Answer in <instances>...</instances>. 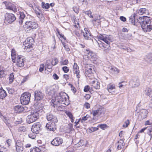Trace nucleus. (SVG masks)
Listing matches in <instances>:
<instances>
[{"instance_id": "c756f323", "label": "nucleus", "mask_w": 152, "mask_h": 152, "mask_svg": "<svg viewBox=\"0 0 152 152\" xmlns=\"http://www.w3.org/2000/svg\"><path fill=\"white\" fill-rule=\"evenodd\" d=\"M145 93L146 95L152 97V90L151 88H147L145 90Z\"/></svg>"}, {"instance_id": "423d86ee", "label": "nucleus", "mask_w": 152, "mask_h": 152, "mask_svg": "<svg viewBox=\"0 0 152 152\" xmlns=\"http://www.w3.org/2000/svg\"><path fill=\"white\" fill-rule=\"evenodd\" d=\"M31 94L30 93L26 92L23 93L20 98V102L22 104L26 105L28 104L30 100Z\"/></svg>"}, {"instance_id": "c9c22d12", "label": "nucleus", "mask_w": 152, "mask_h": 152, "mask_svg": "<svg viewBox=\"0 0 152 152\" xmlns=\"http://www.w3.org/2000/svg\"><path fill=\"white\" fill-rule=\"evenodd\" d=\"M73 125L71 124H68L66 126L65 131L67 133H69L71 132L72 129Z\"/></svg>"}, {"instance_id": "2f4dec72", "label": "nucleus", "mask_w": 152, "mask_h": 152, "mask_svg": "<svg viewBox=\"0 0 152 152\" xmlns=\"http://www.w3.org/2000/svg\"><path fill=\"white\" fill-rule=\"evenodd\" d=\"M16 55V52L14 49H12L11 50V57L12 61H14V60L17 58V56H19Z\"/></svg>"}, {"instance_id": "13d9d810", "label": "nucleus", "mask_w": 152, "mask_h": 152, "mask_svg": "<svg viewBox=\"0 0 152 152\" xmlns=\"http://www.w3.org/2000/svg\"><path fill=\"white\" fill-rule=\"evenodd\" d=\"M89 56H90L92 58H95L96 57V56L95 53L92 51H91V52L90 53V54L89 55Z\"/></svg>"}, {"instance_id": "bb28decb", "label": "nucleus", "mask_w": 152, "mask_h": 152, "mask_svg": "<svg viewBox=\"0 0 152 152\" xmlns=\"http://www.w3.org/2000/svg\"><path fill=\"white\" fill-rule=\"evenodd\" d=\"M92 86L96 89H99L100 87V83L96 80L92 81L91 82Z\"/></svg>"}, {"instance_id": "37998d69", "label": "nucleus", "mask_w": 152, "mask_h": 152, "mask_svg": "<svg viewBox=\"0 0 152 152\" xmlns=\"http://www.w3.org/2000/svg\"><path fill=\"white\" fill-rule=\"evenodd\" d=\"M14 75L13 73H11L9 77V80L10 81V83H12L13 81L14 80Z\"/></svg>"}, {"instance_id": "f03ea898", "label": "nucleus", "mask_w": 152, "mask_h": 152, "mask_svg": "<svg viewBox=\"0 0 152 152\" xmlns=\"http://www.w3.org/2000/svg\"><path fill=\"white\" fill-rule=\"evenodd\" d=\"M53 104L57 105L58 104H64L68 105L69 104V96L65 93L61 92L51 100Z\"/></svg>"}, {"instance_id": "603ef678", "label": "nucleus", "mask_w": 152, "mask_h": 152, "mask_svg": "<svg viewBox=\"0 0 152 152\" xmlns=\"http://www.w3.org/2000/svg\"><path fill=\"white\" fill-rule=\"evenodd\" d=\"M60 65L61 66L66 65L68 63V61L67 60H65L63 61H61Z\"/></svg>"}, {"instance_id": "5fc2aeb1", "label": "nucleus", "mask_w": 152, "mask_h": 152, "mask_svg": "<svg viewBox=\"0 0 152 152\" xmlns=\"http://www.w3.org/2000/svg\"><path fill=\"white\" fill-rule=\"evenodd\" d=\"M84 145V141L83 140H80L78 143H77V145L78 146L80 147L83 146Z\"/></svg>"}, {"instance_id": "39448f33", "label": "nucleus", "mask_w": 152, "mask_h": 152, "mask_svg": "<svg viewBox=\"0 0 152 152\" xmlns=\"http://www.w3.org/2000/svg\"><path fill=\"white\" fill-rule=\"evenodd\" d=\"M38 26V24L36 22L27 21H25L23 28L26 32L29 33L34 31Z\"/></svg>"}, {"instance_id": "72a5a7b5", "label": "nucleus", "mask_w": 152, "mask_h": 152, "mask_svg": "<svg viewBox=\"0 0 152 152\" xmlns=\"http://www.w3.org/2000/svg\"><path fill=\"white\" fill-rule=\"evenodd\" d=\"M7 96L6 91L2 88H0V98L3 99Z\"/></svg>"}, {"instance_id": "79ce46f5", "label": "nucleus", "mask_w": 152, "mask_h": 152, "mask_svg": "<svg viewBox=\"0 0 152 152\" xmlns=\"http://www.w3.org/2000/svg\"><path fill=\"white\" fill-rule=\"evenodd\" d=\"M83 13H85L90 18H93V16L91 15V12L89 10L87 11H84Z\"/></svg>"}, {"instance_id": "f257e3e1", "label": "nucleus", "mask_w": 152, "mask_h": 152, "mask_svg": "<svg viewBox=\"0 0 152 152\" xmlns=\"http://www.w3.org/2000/svg\"><path fill=\"white\" fill-rule=\"evenodd\" d=\"M97 38L99 39L104 42L106 44L100 42L98 43L99 46L104 51L108 50L110 49V44L112 42L111 36L110 35H107L103 34H100L97 36Z\"/></svg>"}, {"instance_id": "4d7b16f0", "label": "nucleus", "mask_w": 152, "mask_h": 152, "mask_svg": "<svg viewBox=\"0 0 152 152\" xmlns=\"http://www.w3.org/2000/svg\"><path fill=\"white\" fill-rule=\"evenodd\" d=\"M98 130V128L96 127H91L89 129V130L91 132H94Z\"/></svg>"}, {"instance_id": "5701e85b", "label": "nucleus", "mask_w": 152, "mask_h": 152, "mask_svg": "<svg viewBox=\"0 0 152 152\" xmlns=\"http://www.w3.org/2000/svg\"><path fill=\"white\" fill-rule=\"evenodd\" d=\"M15 111L16 113H21L24 110V107L21 105H17L15 106L14 108Z\"/></svg>"}, {"instance_id": "e433bc0d", "label": "nucleus", "mask_w": 152, "mask_h": 152, "mask_svg": "<svg viewBox=\"0 0 152 152\" xmlns=\"http://www.w3.org/2000/svg\"><path fill=\"white\" fill-rule=\"evenodd\" d=\"M139 20V18L137 20H135L134 16V15L132 17H131L129 18V20L130 23L135 25V22L137 23V22H138L139 23H140L139 22V21L138 20Z\"/></svg>"}, {"instance_id": "473e14b6", "label": "nucleus", "mask_w": 152, "mask_h": 152, "mask_svg": "<svg viewBox=\"0 0 152 152\" xmlns=\"http://www.w3.org/2000/svg\"><path fill=\"white\" fill-rule=\"evenodd\" d=\"M126 1L127 3L130 4L131 6L136 4H138L140 1L139 0H126Z\"/></svg>"}, {"instance_id": "de8ad7c7", "label": "nucleus", "mask_w": 152, "mask_h": 152, "mask_svg": "<svg viewBox=\"0 0 152 152\" xmlns=\"http://www.w3.org/2000/svg\"><path fill=\"white\" fill-rule=\"evenodd\" d=\"M26 130V127L23 126H20L18 129L19 132H24Z\"/></svg>"}, {"instance_id": "338daca9", "label": "nucleus", "mask_w": 152, "mask_h": 152, "mask_svg": "<svg viewBox=\"0 0 152 152\" xmlns=\"http://www.w3.org/2000/svg\"><path fill=\"white\" fill-rule=\"evenodd\" d=\"M91 97V96L89 94H86L84 96L86 100L89 99Z\"/></svg>"}, {"instance_id": "7ed1b4c3", "label": "nucleus", "mask_w": 152, "mask_h": 152, "mask_svg": "<svg viewBox=\"0 0 152 152\" xmlns=\"http://www.w3.org/2000/svg\"><path fill=\"white\" fill-rule=\"evenodd\" d=\"M139 21L141 27L143 31L149 32L152 30V19L149 17H140Z\"/></svg>"}, {"instance_id": "4c0bfd02", "label": "nucleus", "mask_w": 152, "mask_h": 152, "mask_svg": "<svg viewBox=\"0 0 152 152\" xmlns=\"http://www.w3.org/2000/svg\"><path fill=\"white\" fill-rule=\"evenodd\" d=\"M25 42L26 45H28V44H33L34 42V39L31 38H27Z\"/></svg>"}, {"instance_id": "ea45409f", "label": "nucleus", "mask_w": 152, "mask_h": 152, "mask_svg": "<svg viewBox=\"0 0 152 152\" xmlns=\"http://www.w3.org/2000/svg\"><path fill=\"white\" fill-rule=\"evenodd\" d=\"M146 9L145 8H140V9L137 10V12L140 15H142L145 12Z\"/></svg>"}, {"instance_id": "c03bdc74", "label": "nucleus", "mask_w": 152, "mask_h": 152, "mask_svg": "<svg viewBox=\"0 0 152 152\" xmlns=\"http://www.w3.org/2000/svg\"><path fill=\"white\" fill-rule=\"evenodd\" d=\"M58 62V60L57 58H55L54 60H53L51 61L52 65L55 66Z\"/></svg>"}, {"instance_id": "b1692460", "label": "nucleus", "mask_w": 152, "mask_h": 152, "mask_svg": "<svg viewBox=\"0 0 152 152\" xmlns=\"http://www.w3.org/2000/svg\"><path fill=\"white\" fill-rule=\"evenodd\" d=\"M20 16L19 18V22L20 25H22L24 20L25 21L26 19L25 15L23 12H19Z\"/></svg>"}, {"instance_id": "7c9ffc66", "label": "nucleus", "mask_w": 152, "mask_h": 152, "mask_svg": "<svg viewBox=\"0 0 152 152\" xmlns=\"http://www.w3.org/2000/svg\"><path fill=\"white\" fill-rule=\"evenodd\" d=\"M109 70L115 74H118L120 70L114 66H110L109 67Z\"/></svg>"}, {"instance_id": "f8f14e48", "label": "nucleus", "mask_w": 152, "mask_h": 152, "mask_svg": "<svg viewBox=\"0 0 152 152\" xmlns=\"http://www.w3.org/2000/svg\"><path fill=\"white\" fill-rule=\"evenodd\" d=\"M15 145L17 152H22L23 150V142L18 140L16 142Z\"/></svg>"}, {"instance_id": "2eb2a0df", "label": "nucleus", "mask_w": 152, "mask_h": 152, "mask_svg": "<svg viewBox=\"0 0 152 152\" xmlns=\"http://www.w3.org/2000/svg\"><path fill=\"white\" fill-rule=\"evenodd\" d=\"M46 117L47 120L48 121L54 122H57L58 121V120L56 116L53 115L51 112L47 113Z\"/></svg>"}, {"instance_id": "ddd939ff", "label": "nucleus", "mask_w": 152, "mask_h": 152, "mask_svg": "<svg viewBox=\"0 0 152 152\" xmlns=\"http://www.w3.org/2000/svg\"><path fill=\"white\" fill-rule=\"evenodd\" d=\"M3 3L5 4L7 9L12 10L14 12L17 11V9L16 7L13 4L6 1L3 2Z\"/></svg>"}, {"instance_id": "dca6fc26", "label": "nucleus", "mask_w": 152, "mask_h": 152, "mask_svg": "<svg viewBox=\"0 0 152 152\" xmlns=\"http://www.w3.org/2000/svg\"><path fill=\"white\" fill-rule=\"evenodd\" d=\"M62 142V139L59 137H57L53 140L51 142V144L54 146H57L61 144Z\"/></svg>"}, {"instance_id": "4468645a", "label": "nucleus", "mask_w": 152, "mask_h": 152, "mask_svg": "<svg viewBox=\"0 0 152 152\" xmlns=\"http://www.w3.org/2000/svg\"><path fill=\"white\" fill-rule=\"evenodd\" d=\"M94 66L92 64L88 65L86 70V74L88 77H90V75L94 73L95 72L94 69Z\"/></svg>"}, {"instance_id": "09e8293b", "label": "nucleus", "mask_w": 152, "mask_h": 152, "mask_svg": "<svg viewBox=\"0 0 152 152\" xmlns=\"http://www.w3.org/2000/svg\"><path fill=\"white\" fill-rule=\"evenodd\" d=\"M62 69L64 72L65 73H67L69 71V68L66 66L63 67L62 68Z\"/></svg>"}, {"instance_id": "9b49d317", "label": "nucleus", "mask_w": 152, "mask_h": 152, "mask_svg": "<svg viewBox=\"0 0 152 152\" xmlns=\"http://www.w3.org/2000/svg\"><path fill=\"white\" fill-rule=\"evenodd\" d=\"M56 86H48L47 88L46 93L48 95L53 96L56 92Z\"/></svg>"}, {"instance_id": "864d4df0", "label": "nucleus", "mask_w": 152, "mask_h": 152, "mask_svg": "<svg viewBox=\"0 0 152 152\" xmlns=\"http://www.w3.org/2000/svg\"><path fill=\"white\" fill-rule=\"evenodd\" d=\"M124 123L125 124V125L124 124H123V126L124 127H127L129 124V120H127L125 121Z\"/></svg>"}, {"instance_id": "6e6552de", "label": "nucleus", "mask_w": 152, "mask_h": 152, "mask_svg": "<svg viewBox=\"0 0 152 152\" xmlns=\"http://www.w3.org/2000/svg\"><path fill=\"white\" fill-rule=\"evenodd\" d=\"M14 61H12L14 63H15L16 65L19 67H23L24 65L25 58L21 55L17 56V58L15 59Z\"/></svg>"}, {"instance_id": "aec40b11", "label": "nucleus", "mask_w": 152, "mask_h": 152, "mask_svg": "<svg viewBox=\"0 0 152 152\" xmlns=\"http://www.w3.org/2000/svg\"><path fill=\"white\" fill-rule=\"evenodd\" d=\"M34 11L37 16L40 19V21L42 20V19L43 20H44L45 18L41 10L37 8Z\"/></svg>"}, {"instance_id": "680f3d73", "label": "nucleus", "mask_w": 152, "mask_h": 152, "mask_svg": "<svg viewBox=\"0 0 152 152\" xmlns=\"http://www.w3.org/2000/svg\"><path fill=\"white\" fill-rule=\"evenodd\" d=\"M147 62L150 64H152V57H148L147 58Z\"/></svg>"}, {"instance_id": "f3484780", "label": "nucleus", "mask_w": 152, "mask_h": 152, "mask_svg": "<svg viewBox=\"0 0 152 152\" xmlns=\"http://www.w3.org/2000/svg\"><path fill=\"white\" fill-rule=\"evenodd\" d=\"M148 113V112L147 110L145 109L141 110L138 116V119L140 121L145 119L147 117Z\"/></svg>"}, {"instance_id": "6ab92c4d", "label": "nucleus", "mask_w": 152, "mask_h": 152, "mask_svg": "<svg viewBox=\"0 0 152 152\" xmlns=\"http://www.w3.org/2000/svg\"><path fill=\"white\" fill-rule=\"evenodd\" d=\"M56 122H49L47 123L46 126V128L50 131H54L56 129Z\"/></svg>"}, {"instance_id": "69168bd1", "label": "nucleus", "mask_w": 152, "mask_h": 152, "mask_svg": "<svg viewBox=\"0 0 152 152\" xmlns=\"http://www.w3.org/2000/svg\"><path fill=\"white\" fill-rule=\"evenodd\" d=\"M74 11L76 13H77L79 11L78 8L77 7H74L73 8Z\"/></svg>"}, {"instance_id": "cd10ccee", "label": "nucleus", "mask_w": 152, "mask_h": 152, "mask_svg": "<svg viewBox=\"0 0 152 152\" xmlns=\"http://www.w3.org/2000/svg\"><path fill=\"white\" fill-rule=\"evenodd\" d=\"M124 141L121 139L118 141L116 144L117 146V148L118 150H120L124 147Z\"/></svg>"}, {"instance_id": "c85d7f7f", "label": "nucleus", "mask_w": 152, "mask_h": 152, "mask_svg": "<svg viewBox=\"0 0 152 152\" xmlns=\"http://www.w3.org/2000/svg\"><path fill=\"white\" fill-rule=\"evenodd\" d=\"M7 75L6 71L0 66V78L4 77Z\"/></svg>"}, {"instance_id": "4be33fe9", "label": "nucleus", "mask_w": 152, "mask_h": 152, "mask_svg": "<svg viewBox=\"0 0 152 152\" xmlns=\"http://www.w3.org/2000/svg\"><path fill=\"white\" fill-rule=\"evenodd\" d=\"M104 113V112L101 108H99L96 110H92V113H91L94 116L96 115H100L102 113Z\"/></svg>"}, {"instance_id": "f704fd0d", "label": "nucleus", "mask_w": 152, "mask_h": 152, "mask_svg": "<svg viewBox=\"0 0 152 152\" xmlns=\"http://www.w3.org/2000/svg\"><path fill=\"white\" fill-rule=\"evenodd\" d=\"M51 105L52 106L54 107H56L57 110L58 111H62L63 110L64 108L62 106H60V104H58L57 105H56L54 104H53V103H52L51 104Z\"/></svg>"}, {"instance_id": "20e7f679", "label": "nucleus", "mask_w": 152, "mask_h": 152, "mask_svg": "<svg viewBox=\"0 0 152 152\" xmlns=\"http://www.w3.org/2000/svg\"><path fill=\"white\" fill-rule=\"evenodd\" d=\"M37 108L31 114L28 115L26 118V121L28 124L32 123L37 120L39 117L40 110H42L43 107V105L41 103H38Z\"/></svg>"}, {"instance_id": "412c9836", "label": "nucleus", "mask_w": 152, "mask_h": 152, "mask_svg": "<svg viewBox=\"0 0 152 152\" xmlns=\"http://www.w3.org/2000/svg\"><path fill=\"white\" fill-rule=\"evenodd\" d=\"M108 91L112 94L114 93L115 91V85L114 84L112 83L109 84L107 86Z\"/></svg>"}, {"instance_id": "052dcab7", "label": "nucleus", "mask_w": 152, "mask_h": 152, "mask_svg": "<svg viewBox=\"0 0 152 152\" xmlns=\"http://www.w3.org/2000/svg\"><path fill=\"white\" fill-rule=\"evenodd\" d=\"M84 106L85 108L88 109L90 108V105L89 103L86 102L84 104Z\"/></svg>"}, {"instance_id": "774afa93", "label": "nucleus", "mask_w": 152, "mask_h": 152, "mask_svg": "<svg viewBox=\"0 0 152 152\" xmlns=\"http://www.w3.org/2000/svg\"><path fill=\"white\" fill-rule=\"evenodd\" d=\"M91 51H90L89 50V49L84 50V53L87 54L88 55L91 52Z\"/></svg>"}, {"instance_id": "0eeeda50", "label": "nucleus", "mask_w": 152, "mask_h": 152, "mask_svg": "<svg viewBox=\"0 0 152 152\" xmlns=\"http://www.w3.org/2000/svg\"><path fill=\"white\" fill-rule=\"evenodd\" d=\"M4 17V22L6 23H11L16 20L15 15L12 13H7L5 14Z\"/></svg>"}, {"instance_id": "bf43d9fd", "label": "nucleus", "mask_w": 152, "mask_h": 152, "mask_svg": "<svg viewBox=\"0 0 152 152\" xmlns=\"http://www.w3.org/2000/svg\"><path fill=\"white\" fill-rule=\"evenodd\" d=\"M90 88L89 86H86L84 87V91L85 92H87L89 91Z\"/></svg>"}, {"instance_id": "a19ab883", "label": "nucleus", "mask_w": 152, "mask_h": 152, "mask_svg": "<svg viewBox=\"0 0 152 152\" xmlns=\"http://www.w3.org/2000/svg\"><path fill=\"white\" fill-rule=\"evenodd\" d=\"M42 7L43 8L48 9L50 7V4L48 3L45 4L44 2H42Z\"/></svg>"}, {"instance_id": "a18cd8bd", "label": "nucleus", "mask_w": 152, "mask_h": 152, "mask_svg": "<svg viewBox=\"0 0 152 152\" xmlns=\"http://www.w3.org/2000/svg\"><path fill=\"white\" fill-rule=\"evenodd\" d=\"M45 68V65L44 64H42L40 65V67L39 69V71L42 72L43 71L44 68Z\"/></svg>"}, {"instance_id": "49530a36", "label": "nucleus", "mask_w": 152, "mask_h": 152, "mask_svg": "<svg viewBox=\"0 0 152 152\" xmlns=\"http://www.w3.org/2000/svg\"><path fill=\"white\" fill-rule=\"evenodd\" d=\"M41 150L39 148L36 147L30 151V152H40Z\"/></svg>"}, {"instance_id": "3c124183", "label": "nucleus", "mask_w": 152, "mask_h": 152, "mask_svg": "<svg viewBox=\"0 0 152 152\" xmlns=\"http://www.w3.org/2000/svg\"><path fill=\"white\" fill-rule=\"evenodd\" d=\"M99 126L102 129L104 130L107 128V126L105 124H100Z\"/></svg>"}, {"instance_id": "9d476101", "label": "nucleus", "mask_w": 152, "mask_h": 152, "mask_svg": "<svg viewBox=\"0 0 152 152\" xmlns=\"http://www.w3.org/2000/svg\"><path fill=\"white\" fill-rule=\"evenodd\" d=\"M41 125L40 123L37 122L35 123L32 126L31 131L33 133L37 134L41 129Z\"/></svg>"}, {"instance_id": "0e129e2a", "label": "nucleus", "mask_w": 152, "mask_h": 152, "mask_svg": "<svg viewBox=\"0 0 152 152\" xmlns=\"http://www.w3.org/2000/svg\"><path fill=\"white\" fill-rule=\"evenodd\" d=\"M12 140L11 139H8L7 140V143L8 145V146H9L11 145Z\"/></svg>"}, {"instance_id": "8fccbe9b", "label": "nucleus", "mask_w": 152, "mask_h": 152, "mask_svg": "<svg viewBox=\"0 0 152 152\" xmlns=\"http://www.w3.org/2000/svg\"><path fill=\"white\" fill-rule=\"evenodd\" d=\"M22 123V119L21 118H19L18 119V120H16L15 122V124H21Z\"/></svg>"}, {"instance_id": "6e6d98bb", "label": "nucleus", "mask_w": 152, "mask_h": 152, "mask_svg": "<svg viewBox=\"0 0 152 152\" xmlns=\"http://www.w3.org/2000/svg\"><path fill=\"white\" fill-rule=\"evenodd\" d=\"M66 115L69 117V118H72L73 117V115H72L71 113L69 112V111H66L65 112Z\"/></svg>"}, {"instance_id": "393cba45", "label": "nucleus", "mask_w": 152, "mask_h": 152, "mask_svg": "<svg viewBox=\"0 0 152 152\" xmlns=\"http://www.w3.org/2000/svg\"><path fill=\"white\" fill-rule=\"evenodd\" d=\"M45 69L46 70L47 69H48L49 70H48L49 72H50L52 71V63L50 61L47 60L46 61L45 64Z\"/></svg>"}, {"instance_id": "1a4fd4ad", "label": "nucleus", "mask_w": 152, "mask_h": 152, "mask_svg": "<svg viewBox=\"0 0 152 152\" xmlns=\"http://www.w3.org/2000/svg\"><path fill=\"white\" fill-rule=\"evenodd\" d=\"M44 94L41 91L37 90L34 92L35 100L40 101L42 100L44 98Z\"/></svg>"}, {"instance_id": "e2e57ef3", "label": "nucleus", "mask_w": 152, "mask_h": 152, "mask_svg": "<svg viewBox=\"0 0 152 152\" xmlns=\"http://www.w3.org/2000/svg\"><path fill=\"white\" fill-rule=\"evenodd\" d=\"M79 68V66H78L77 64L76 63H74V65L73 66V70L75 69Z\"/></svg>"}, {"instance_id": "a211bd4d", "label": "nucleus", "mask_w": 152, "mask_h": 152, "mask_svg": "<svg viewBox=\"0 0 152 152\" xmlns=\"http://www.w3.org/2000/svg\"><path fill=\"white\" fill-rule=\"evenodd\" d=\"M129 85L132 87H136L140 85L139 79L135 78L131 80L129 82Z\"/></svg>"}, {"instance_id": "58836bf2", "label": "nucleus", "mask_w": 152, "mask_h": 152, "mask_svg": "<svg viewBox=\"0 0 152 152\" xmlns=\"http://www.w3.org/2000/svg\"><path fill=\"white\" fill-rule=\"evenodd\" d=\"M73 73L75 74H76V77L78 79L80 77V75L79 74L80 72V71L79 70V68L75 69L73 70Z\"/></svg>"}, {"instance_id": "a878e982", "label": "nucleus", "mask_w": 152, "mask_h": 152, "mask_svg": "<svg viewBox=\"0 0 152 152\" xmlns=\"http://www.w3.org/2000/svg\"><path fill=\"white\" fill-rule=\"evenodd\" d=\"M82 32L83 33V36L85 39H88L89 36H91V34L88 29L86 28H85L84 31H82Z\"/></svg>"}]
</instances>
